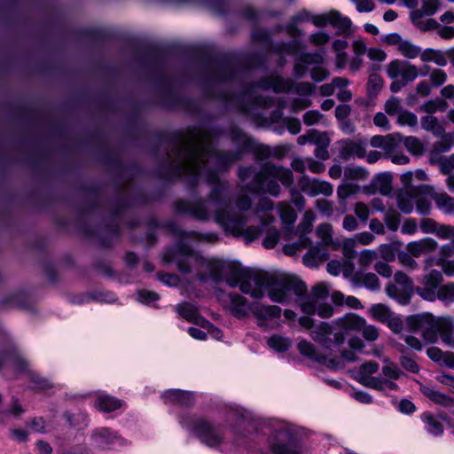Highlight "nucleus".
<instances>
[{
    "label": "nucleus",
    "mask_w": 454,
    "mask_h": 454,
    "mask_svg": "<svg viewBox=\"0 0 454 454\" xmlns=\"http://www.w3.org/2000/svg\"><path fill=\"white\" fill-rule=\"evenodd\" d=\"M448 108V103L442 98H435L428 100L420 106V110L433 115V114L440 112L443 113Z\"/></svg>",
    "instance_id": "42"
},
{
    "label": "nucleus",
    "mask_w": 454,
    "mask_h": 454,
    "mask_svg": "<svg viewBox=\"0 0 454 454\" xmlns=\"http://www.w3.org/2000/svg\"><path fill=\"white\" fill-rule=\"evenodd\" d=\"M257 89L272 90L276 93L294 91L300 97L292 99L290 109L292 113H297L312 105L309 97L316 92L317 87L309 82H294L291 79L276 74L263 77L244 92L243 98L254 106L269 107L273 105V98L258 95Z\"/></svg>",
    "instance_id": "4"
},
{
    "label": "nucleus",
    "mask_w": 454,
    "mask_h": 454,
    "mask_svg": "<svg viewBox=\"0 0 454 454\" xmlns=\"http://www.w3.org/2000/svg\"><path fill=\"white\" fill-rule=\"evenodd\" d=\"M447 51L441 50L427 48L421 51L420 60L424 63L433 62L438 67H445L448 63Z\"/></svg>",
    "instance_id": "30"
},
{
    "label": "nucleus",
    "mask_w": 454,
    "mask_h": 454,
    "mask_svg": "<svg viewBox=\"0 0 454 454\" xmlns=\"http://www.w3.org/2000/svg\"><path fill=\"white\" fill-rule=\"evenodd\" d=\"M268 345L278 352H285L290 348L291 341L284 336L273 335L268 339Z\"/></svg>",
    "instance_id": "51"
},
{
    "label": "nucleus",
    "mask_w": 454,
    "mask_h": 454,
    "mask_svg": "<svg viewBox=\"0 0 454 454\" xmlns=\"http://www.w3.org/2000/svg\"><path fill=\"white\" fill-rule=\"evenodd\" d=\"M312 243L311 239L307 236H299V239L296 242L292 244H286L283 247V252L286 255H294L298 251L304 249L310 246Z\"/></svg>",
    "instance_id": "45"
},
{
    "label": "nucleus",
    "mask_w": 454,
    "mask_h": 454,
    "mask_svg": "<svg viewBox=\"0 0 454 454\" xmlns=\"http://www.w3.org/2000/svg\"><path fill=\"white\" fill-rule=\"evenodd\" d=\"M397 258L399 262L409 270H414L418 268V262L409 252L399 253Z\"/></svg>",
    "instance_id": "61"
},
{
    "label": "nucleus",
    "mask_w": 454,
    "mask_h": 454,
    "mask_svg": "<svg viewBox=\"0 0 454 454\" xmlns=\"http://www.w3.org/2000/svg\"><path fill=\"white\" fill-rule=\"evenodd\" d=\"M423 185L416 188V200L417 210L420 215H428L431 209L430 201L424 197V195L429 196L428 193L425 192L422 189Z\"/></svg>",
    "instance_id": "46"
},
{
    "label": "nucleus",
    "mask_w": 454,
    "mask_h": 454,
    "mask_svg": "<svg viewBox=\"0 0 454 454\" xmlns=\"http://www.w3.org/2000/svg\"><path fill=\"white\" fill-rule=\"evenodd\" d=\"M400 133L388 134L387 136L376 135L371 138L370 145L384 151L385 156L392 154L396 149L397 143L403 140Z\"/></svg>",
    "instance_id": "20"
},
{
    "label": "nucleus",
    "mask_w": 454,
    "mask_h": 454,
    "mask_svg": "<svg viewBox=\"0 0 454 454\" xmlns=\"http://www.w3.org/2000/svg\"><path fill=\"white\" fill-rule=\"evenodd\" d=\"M413 281L404 272L398 270L394 274L393 281L387 285V296L402 305L411 301L413 294Z\"/></svg>",
    "instance_id": "12"
},
{
    "label": "nucleus",
    "mask_w": 454,
    "mask_h": 454,
    "mask_svg": "<svg viewBox=\"0 0 454 454\" xmlns=\"http://www.w3.org/2000/svg\"><path fill=\"white\" fill-rule=\"evenodd\" d=\"M427 354L428 357L440 364L450 369H454V353L450 351H442L439 348L431 347L427 348Z\"/></svg>",
    "instance_id": "25"
},
{
    "label": "nucleus",
    "mask_w": 454,
    "mask_h": 454,
    "mask_svg": "<svg viewBox=\"0 0 454 454\" xmlns=\"http://www.w3.org/2000/svg\"><path fill=\"white\" fill-rule=\"evenodd\" d=\"M421 420L425 425V430L434 436H440L443 434V425L438 418L430 412H424Z\"/></svg>",
    "instance_id": "33"
},
{
    "label": "nucleus",
    "mask_w": 454,
    "mask_h": 454,
    "mask_svg": "<svg viewBox=\"0 0 454 454\" xmlns=\"http://www.w3.org/2000/svg\"><path fill=\"white\" fill-rule=\"evenodd\" d=\"M422 189L434 200L437 207L441 211L446 214L454 213V198L449 196L446 192H435L434 189L428 185H423Z\"/></svg>",
    "instance_id": "21"
},
{
    "label": "nucleus",
    "mask_w": 454,
    "mask_h": 454,
    "mask_svg": "<svg viewBox=\"0 0 454 454\" xmlns=\"http://www.w3.org/2000/svg\"><path fill=\"white\" fill-rule=\"evenodd\" d=\"M92 444L102 450H115L124 446L125 440L108 427L94 429L90 434Z\"/></svg>",
    "instance_id": "17"
},
{
    "label": "nucleus",
    "mask_w": 454,
    "mask_h": 454,
    "mask_svg": "<svg viewBox=\"0 0 454 454\" xmlns=\"http://www.w3.org/2000/svg\"><path fill=\"white\" fill-rule=\"evenodd\" d=\"M379 370V365L375 362L370 361L366 362L359 367L358 375H359V382L364 386L367 387L368 380L370 379H377L378 377L372 376L373 373L377 372Z\"/></svg>",
    "instance_id": "39"
},
{
    "label": "nucleus",
    "mask_w": 454,
    "mask_h": 454,
    "mask_svg": "<svg viewBox=\"0 0 454 454\" xmlns=\"http://www.w3.org/2000/svg\"><path fill=\"white\" fill-rule=\"evenodd\" d=\"M404 63L400 60L391 61L387 67V74L391 79H397L402 76Z\"/></svg>",
    "instance_id": "62"
},
{
    "label": "nucleus",
    "mask_w": 454,
    "mask_h": 454,
    "mask_svg": "<svg viewBox=\"0 0 454 454\" xmlns=\"http://www.w3.org/2000/svg\"><path fill=\"white\" fill-rule=\"evenodd\" d=\"M416 200V188H409L397 197L398 208L405 215L411 214L413 211Z\"/></svg>",
    "instance_id": "29"
},
{
    "label": "nucleus",
    "mask_w": 454,
    "mask_h": 454,
    "mask_svg": "<svg viewBox=\"0 0 454 454\" xmlns=\"http://www.w3.org/2000/svg\"><path fill=\"white\" fill-rule=\"evenodd\" d=\"M370 186L373 193L387 196L392 192V176L388 173H380L372 178Z\"/></svg>",
    "instance_id": "26"
},
{
    "label": "nucleus",
    "mask_w": 454,
    "mask_h": 454,
    "mask_svg": "<svg viewBox=\"0 0 454 454\" xmlns=\"http://www.w3.org/2000/svg\"><path fill=\"white\" fill-rule=\"evenodd\" d=\"M360 333H362L364 338L368 341L376 340L380 335L377 327L367 325L365 319H364V325L361 327Z\"/></svg>",
    "instance_id": "60"
},
{
    "label": "nucleus",
    "mask_w": 454,
    "mask_h": 454,
    "mask_svg": "<svg viewBox=\"0 0 454 454\" xmlns=\"http://www.w3.org/2000/svg\"><path fill=\"white\" fill-rule=\"evenodd\" d=\"M439 289L440 286H437L433 283H429L421 278L420 285L416 287L415 291L417 294L423 300L427 301H434L437 300Z\"/></svg>",
    "instance_id": "34"
},
{
    "label": "nucleus",
    "mask_w": 454,
    "mask_h": 454,
    "mask_svg": "<svg viewBox=\"0 0 454 454\" xmlns=\"http://www.w3.org/2000/svg\"><path fill=\"white\" fill-rule=\"evenodd\" d=\"M366 144L364 141H356L346 139L340 142V157L343 160H348L352 158H364Z\"/></svg>",
    "instance_id": "19"
},
{
    "label": "nucleus",
    "mask_w": 454,
    "mask_h": 454,
    "mask_svg": "<svg viewBox=\"0 0 454 454\" xmlns=\"http://www.w3.org/2000/svg\"><path fill=\"white\" fill-rule=\"evenodd\" d=\"M433 165H438L440 168V171L444 175H449L452 169H454V153L450 155L449 157H442L439 159Z\"/></svg>",
    "instance_id": "58"
},
{
    "label": "nucleus",
    "mask_w": 454,
    "mask_h": 454,
    "mask_svg": "<svg viewBox=\"0 0 454 454\" xmlns=\"http://www.w3.org/2000/svg\"><path fill=\"white\" fill-rule=\"evenodd\" d=\"M419 389L425 396L436 404L446 408H450L454 405V399L451 396L436 390L430 385H421Z\"/></svg>",
    "instance_id": "23"
},
{
    "label": "nucleus",
    "mask_w": 454,
    "mask_h": 454,
    "mask_svg": "<svg viewBox=\"0 0 454 454\" xmlns=\"http://www.w3.org/2000/svg\"><path fill=\"white\" fill-rule=\"evenodd\" d=\"M441 137L442 139L434 142L429 150L428 158L431 164L442 159L443 157L442 154L449 152L451 148L450 135L444 133Z\"/></svg>",
    "instance_id": "28"
},
{
    "label": "nucleus",
    "mask_w": 454,
    "mask_h": 454,
    "mask_svg": "<svg viewBox=\"0 0 454 454\" xmlns=\"http://www.w3.org/2000/svg\"><path fill=\"white\" fill-rule=\"evenodd\" d=\"M319 139L318 144H315L317 145L314 154L315 156L322 160H327L329 158V152H328V146H329V139L327 138L326 135L324 133H320V137H317Z\"/></svg>",
    "instance_id": "53"
},
{
    "label": "nucleus",
    "mask_w": 454,
    "mask_h": 454,
    "mask_svg": "<svg viewBox=\"0 0 454 454\" xmlns=\"http://www.w3.org/2000/svg\"><path fill=\"white\" fill-rule=\"evenodd\" d=\"M179 423L183 428L210 448L220 446L225 440L223 426L216 425L204 417L184 413L179 417Z\"/></svg>",
    "instance_id": "8"
},
{
    "label": "nucleus",
    "mask_w": 454,
    "mask_h": 454,
    "mask_svg": "<svg viewBox=\"0 0 454 454\" xmlns=\"http://www.w3.org/2000/svg\"><path fill=\"white\" fill-rule=\"evenodd\" d=\"M333 233V226L330 223H321L317 227L316 235L320 239V242L317 246L310 247L304 254L302 258L304 264L309 267L317 266L319 262L327 259L328 247L336 249L340 246L339 242L334 241Z\"/></svg>",
    "instance_id": "11"
},
{
    "label": "nucleus",
    "mask_w": 454,
    "mask_h": 454,
    "mask_svg": "<svg viewBox=\"0 0 454 454\" xmlns=\"http://www.w3.org/2000/svg\"><path fill=\"white\" fill-rule=\"evenodd\" d=\"M419 75H420V73L419 72L417 67L412 64L406 63L403 67L401 77L403 81L407 83L413 82Z\"/></svg>",
    "instance_id": "57"
},
{
    "label": "nucleus",
    "mask_w": 454,
    "mask_h": 454,
    "mask_svg": "<svg viewBox=\"0 0 454 454\" xmlns=\"http://www.w3.org/2000/svg\"><path fill=\"white\" fill-rule=\"evenodd\" d=\"M385 364L382 366V373L386 377L385 379H390L392 380H396L403 375V371L398 367V365L393 363L389 357L385 356L382 359Z\"/></svg>",
    "instance_id": "41"
},
{
    "label": "nucleus",
    "mask_w": 454,
    "mask_h": 454,
    "mask_svg": "<svg viewBox=\"0 0 454 454\" xmlns=\"http://www.w3.org/2000/svg\"><path fill=\"white\" fill-rule=\"evenodd\" d=\"M361 283L368 289L376 291L380 289L379 278L373 273H367L361 276Z\"/></svg>",
    "instance_id": "59"
},
{
    "label": "nucleus",
    "mask_w": 454,
    "mask_h": 454,
    "mask_svg": "<svg viewBox=\"0 0 454 454\" xmlns=\"http://www.w3.org/2000/svg\"><path fill=\"white\" fill-rule=\"evenodd\" d=\"M442 341L447 346L454 348V325L452 320L449 317L446 325V330L442 335Z\"/></svg>",
    "instance_id": "64"
},
{
    "label": "nucleus",
    "mask_w": 454,
    "mask_h": 454,
    "mask_svg": "<svg viewBox=\"0 0 454 454\" xmlns=\"http://www.w3.org/2000/svg\"><path fill=\"white\" fill-rule=\"evenodd\" d=\"M437 300L444 304L454 302V282H449L440 286Z\"/></svg>",
    "instance_id": "52"
},
{
    "label": "nucleus",
    "mask_w": 454,
    "mask_h": 454,
    "mask_svg": "<svg viewBox=\"0 0 454 454\" xmlns=\"http://www.w3.org/2000/svg\"><path fill=\"white\" fill-rule=\"evenodd\" d=\"M218 300L231 316L237 319H245L251 316L253 302L238 293L220 292Z\"/></svg>",
    "instance_id": "13"
},
{
    "label": "nucleus",
    "mask_w": 454,
    "mask_h": 454,
    "mask_svg": "<svg viewBox=\"0 0 454 454\" xmlns=\"http://www.w3.org/2000/svg\"><path fill=\"white\" fill-rule=\"evenodd\" d=\"M364 318L349 313L337 318L331 324L322 322L311 333L312 339L318 342L330 354L340 351L348 335L360 333Z\"/></svg>",
    "instance_id": "5"
},
{
    "label": "nucleus",
    "mask_w": 454,
    "mask_h": 454,
    "mask_svg": "<svg viewBox=\"0 0 454 454\" xmlns=\"http://www.w3.org/2000/svg\"><path fill=\"white\" fill-rule=\"evenodd\" d=\"M398 51L403 57L413 59L418 57L420 58L422 50L419 46L414 44L411 41L404 40L403 43H401L400 46L398 47Z\"/></svg>",
    "instance_id": "47"
},
{
    "label": "nucleus",
    "mask_w": 454,
    "mask_h": 454,
    "mask_svg": "<svg viewBox=\"0 0 454 454\" xmlns=\"http://www.w3.org/2000/svg\"><path fill=\"white\" fill-rule=\"evenodd\" d=\"M325 59L323 52H300L295 56L294 65V76L303 78L307 75L309 66H315L309 70V75L313 82H321L330 76L329 70L323 65Z\"/></svg>",
    "instance_id": "9"
},
{
    "label": "nucleus",
    "mask_w": 454,
    "mask_h": 454,
    "mask_svg": "<svg viewBox=\"0 0 454 454\" xmlns=\"http://www.w3.org/2000/svg\"><path fill=\"white\" fill-rule=\"evenodd\" d=\"M314 26L324 27L326 26L333 27L337 29L336 35H345L349 32L351 20L349 18L343 16L340 12L332 10L328 12L314 15L311 18Z\"/></svg>",
    "instance_id": "15"
},
{
    "label": "nucleus",
    "mask_w": 454,
    "mask_h": 454,
    "mask_svg": "<svg viewBox=\"0 0 454 454\" xmlns=\"http://www.w3.org/2000/svg\"><path fill=\"white\" fill-rule=\"evenodd\" d=\"M403 145L406 149L414 155H419L423 152V145L420 140L415 137H407L403 139Z\"/></svg>",
    "instance_id": "54"
},
{
    "label": "nucleus",
    "mask_w": 454,
    "mask_h": 454,
    "mask_svg": "<svg viewBox=\"0 0 454 454\" xmlns=\"http://www.w3.org/2000/svg\"><path fill=\"white\" fill-rule=\"evenodd\" d=\"M177 311L187 321L197 323L199 318L198 309L193 304L187 302L179 304Z\"/></svg>",
    "instance_id": "50"
},
{
    "label": "nucleus",
    "mask_w": 454,
    "mask_h": 454,
    "mask_svg": "<svg viewBox=\"0 0 454 454\" xmlns=\"http://www.w3.org/2000/svg\"><path fill=\"white\" fill-rule=\"evenodd\" d=\"M420 124L425 130L433 133L435 137H443L445 133L443 126L434 115L427 114L423 116L420 119Z\"/></svg>",
    "instance_id": "36"
},
{
    "label": "nucleus",
    "mask_w": 454,
    "mask_h": 454,
    "mask_svg": "<svg viewBox=\"0 0 454 454\" xmlns=\"http://www.w3.org/2000/svg\"><path fill=\"white\" fill-rule=\"evenodd\" d=\"M447 321L448 317H434L431 314H418L409 317L407 324L411 331L421 334L426 343H434L438 340V336L442 340Z\"/></svg>",
    "instance_id": "10"
},
{
    "label": "nucleus",
    "mask_w": 454,
    "mask_h": 454,
    "mask_svg": "<svg viewBox=\"0 0 454 454\" xmlns=\"http://www.w3.org/2000/svg\"><path fill=\"white\" fill-rule=\"evenodd\" d=\"M434 234L443 240L454 239V226L440 223Z\"/></svg>",
    "instance_id": "63"
},
{
    "label": "nucleus",
    "mask_w": 454,
    "mask_h": 454,
    "mask_svg": "<svg viewBox=\"0 0 454 454\" xmlns=\"http://www.w3.org/2000/svg\"><path fill=\"white\" fill-rule=\"evenodd\" d=\"M262 433L268 434L267 451L261 454H307L298 442V428L286 421L268 419L263 422Z\"/></svg>",
    "instance_id": "6"
},
{
    "label": "nucleus",
    "mask_w": 454,
    "mask_h": 454,
    "mask_svg": "<svg viewBox=\"0 0 454 454\" xmlns=\"http://www.w3.org/2000/svg\"><path fill=\"white\" fill-rule=\"evenodd\" d=\"M428 74L430 82L434 87L442 85L447 80V74L443 70L439 68L431 70L429 67L425 66L420 72V76H426Z\"/></svg>",
    "instance_id": "40"
},
{
    "label": "nucleus",
    "mask_w": 454,
    "mask_h": 454,
    "mask_svg": "<svg viewBox=\"0 0 454 454\" xmlns=\"http://www.w3.org/2000/svg\"><path fill=\"white\" fill-rule=\"evenodd\" d=\"M230 287L239 286L240 291L254 299H262L267 293L273 302L288 301L302 290L301 283L295 280H278L266 273H259L233 263H226L223 270Z\"/></svg>",
    "instance_id": "2"
},
{
    "label": "nucleus",
    "mask_w": 454,
    "mask_h": 454,
    "mask_svg": "<svg viewBox=\"0 0 454 454\" xmlns=\"http://www.w3.org/2000/svg\"><path fill=\"white\" fill-rule=\"evenodd\" d=\"M278 213L284 228L288 230L293 227L297 218L294 209L288 203L281 202L278 205Z\"/></svg>",
    "instance_id": "37"
},
{
    "label": "nucleus",
    "mask_w": 454,
    "mask_h": 454,
    "mask_svg": "<svg viewBox=\"0 0 454 454\" xmlns=\"http://www.w3.org/2000/svg\"><path fill=\"white\" fill-rule=\"evenodd\" d=\"M278 280H295L302 285V290L300 294H295L293 297L285 303L292 301L296 302L301 311L307 315L317 314L322 318H329L333 315V308L328 303H324L321 301L329 295V287L325 283H318L315 285L309 295H307V288L304 282L297 278H281Z\"/></svg>",
    "instance_id": "7"
},
{
    "label": "nucleus",
    "mask_w": 454,
    "mask_h": 454,
    "mask_svg": "<svg viewBox=\"0 0 454 454\" xmlns=\"http://www.w3.org/2000/svg\"><path fill=\"white\" fill-rule=\"evenodd\" d=\"M401 215L392 208L387 209L384 214V223L391 231H396L400 227Z\"/></svg>",
    "instance_id": "49"
},
{
    "label": "nucleus",
    "mask_w": 454,
    "mask_h": 454,
    "mask_svg": "<svg viewBox=\"0 0 454 454\" xmlns=\"http://www.w3.org/2000/svg\"><path fill=\"white\" fill-rule=\"evenodd\" d=\"M383 85V79L377 74H372L367 82V90L370 95H377Z\"/></svg>",
    "instance_id": "55"
},
{
    "label": "nucleus",
    "mask_w": 454,
    "mask_h": 454,
    "mask_svg": "<svg viewBox=\"0 0 454 454\" xmlns=\"http://www.w3.org/2000/svg\"><path fill=\"white\" fill-rule=\"evenodd\" d=\"M315 220L316 215L311 209L305 211L301 222L297 227V234L306 236V234L311 232Z\"/></svg>",
    "instance_id": "43"
},
{
    "label": "nucleus",
    "mask_w": 454,
    "mask_h": 454,
    "mask_svg": "<svg viewBox=\"0 0 454 454\" xmlns=\"http://www.w3.org/2000/svg\"><path fill=\"white\" fill-rule=\"evenodd\" d=\"M432 265V259H427L425 261V268L424 274L421 276V278L425 279L429 283H433L437 286H441L443 281V272L442 270H439L436 269H430Z\"/></svg>",
    "instance_id": "38"
},
{
    "label": "nucleus",
    "mask_w": 454,
    "mask_h": 454,
    "mask_svg": "<svg viewBox=\"0 0 454 454\" xmlns=\"http://www.w3.org/2000/svg\"><path fill=\"white\" fill-rule=\"evenodd\" d=\"M250 418V413L247 411L239 409L238 407L231 408L229 411L227 419L231 421L235 420L239 423V427L233 429V433L235 435V442L239 447H251L249 441L254 440V437L248 436L239 431L241 427L243 428L246 427L255 428L254 425H249Z\"/></svg>",
    "instance_id": "16"
},
{
    "label": "nucleus",
    "mask_w": 454,
    "mask_h": 454,
    "mask_svg": "<svg viewBox=\"0 0 454 454\" xmlns=\"http://www.w3.org/2000/svg\"><path fill=\"white\" fill-rule=\"evenodd\" d=\"M177 236L179 242L173 247L168 249L166 257L169 262L176 263L180 272L187 274L192 271L190 262L196 263L199 267H209L207 279H212L215 283H220L223 278V270L226 262L217 259H208L202 256L199 252L192 249V247L184 243L186 239L197 241H214L216 235L213 232L200 233L198 231H183L178 230Z\"/></svg>",
    "instance_id": "3"
},
{
    "label": "nucleus",
    "mask_w": 454,
    "mask_h": 454,
    "mask_svg": "<svg viewBox=\"0 0 454 454\" xmlns=\"http://www.w3.org/2000/svg\"><path fill=\"white\" fill-rule=\"evenodd\" d=\"M367 382V387L373 388L380 391L386 390H396L398 388L397 384H395L390 379H385L382 377H379L377 379H370Z\"/></svg>",
    "instance_id": "44"
},
{
    "label": "nucleus",
    "mask_w": 454,
    "mask_h": 454,
    "mask_svg": "<svg viewBox=\"0 0 454 454\" xmlns=\"http://www.w3.org/2000/svg\"><path fill=\"white\" fill-rule=\"evenodd\" d=\"M300 186L302 192L310 197H316L317 195L327 197L331 196L333 192V187L329 182L310 178L308 176H303L301 178Z\"/></svg>",
    "instance_id": "18"
},
{
    "label": "nucleus",
    "mask_w": 454,
    "mask_h": 454,
    "mask_svg": "<svg viewBox=\"0 0 454 454\" xmlns=\"http://www.w3.org/2000/svg\"><path fill=\"white\" fill-rule=\"evenodd\" d=\"M441 7L439 0H422L420 9L415 10L411 14L412 23H419L424 16L434 15Z\"/></svg>",
    "instance_id": "27"
},
{
    "label": "nucleus",
    "mask_w": 454,
    "mask_h": 454,
    "mask_svg": "<svg viewBox=\"0 0 454 454\" xmlns=\"http://www.w3.org/2000/svg\"><path fill=\"white\" fill-rule=\"evenodd\" d=\"M282 309L279 306L270 305L262 301H254L251 315L255 318L260 328L268 330L274 329L279 325L278 320Z\"/></svg>",
    "instance_id": "14"
},
{
    "label": "nucleus",
    "mask_w": 454,
    "mask_h": 454,
    "mask_svg": "<svg viewBox=\"0 0 454 454\" xmlns=\"http://www.w3.org/2000/svg\"><path fill=\"white\" fill-rule=\"evenodd\" d=\"M397 122L402 126L415 127L418 124V118L410 111H401L397 117Z\"/></svg>",
    "instance_id": "56"
},
{
    "label": "nucleus",
    "mask_w": 454,
    "mask_h": 454,
    "mask_svg": "<svg viewBox=\"0 0 454 454\" xmlns=\"http://www.w3.org/2000/svg\"><path fill=\"white\" fill-rule=\"evenodd\" d=\"M165 403H177L182 406H190L193 403V395L191 392L180 389H169L161 394Z\"/></svg>",
    "instance_id": "22"
},
{
    "label": "nucleus",
    "mask_w": 454,
    "mask_h": 454,
    "mask_svg": "<svg viewBox=\"0 0 454 454\" xmlns=\"http://www.w3.org/2000/svg\"><path fill=\"white\" fill-rule=\"evenodd\" d=\"M94 406L102 412H111L121 406V401L106 394H99L94 401Z\"/></svg>",
    "instance_id": "31"
},
{
    "label": "nucleus",
    "mask_w": 454,
    "mask_h": 454,
    "mask_svg": "<svg viewBox=\"0 0 454 454\" xmlns=\"http://www.w3.org/2000/svg\"><path fill=\"white\" fill-rule=\"evenodd\" d=\"M370 313L376 320L385 323L393 314L390 309L382 303L374 304L370 309Z\"/></svg>",
    "instance_id": "48"
},
{
    "label": "nucleus",
    "mask_w": 454,
    "mask_h": 454,
    "mask_svg": "<svg viewBox=\"0 0 454 454\" xmlns=\"http://www.w3.org/2000/svg\"><path fill=\"white\" fill-rule=\"evenodd\" d=\"M438 243L432 238H424L419 241L410 242L407 245V251L414 257H419L425 253L434 251Z\"/></svg>",
    "instance_id": "24"
},
{
    "label": "nucleus",
    "mask_w": 454,
    "mask_h": 454,
    "mask_svg": "<svg viewBox=\"0 0 454 454\" xmlns=\"http://www.w3.org/2000/svg\"><path fill=\"white\" fill-rule=\"evenodd\" d=\"M298 350L303 356L319 363L324 362L326 356V355L317 351L315 346L306 340H301L298 343Z\"/></svg>",
    "instance_id": "35"
},
{
    "label": "nucleus",
    "mask_w": 454,
    "mask_h": 454,
    "mask_svg": "<svg viewBox=\"0 0 454 454\" xmlns=\"http://www.w3.org/2000/svg\"><path fill=\"white\" fill-rule=\"evenodd\" d=\"M252 149L250 137L237 127H231L226 132L218 128L194 129L188 137L176 143L169 157L170 168L176 176H185L193 185L204 179L213 187L206 200L176 202V211L190 214L199 220H208L213 216L226 232L242 236L252 241L262 233L266 236L264 247L273 248L279 240V231L271 223L274 203L268 199L259 201L254 215L260 226H247L252 200L247 192L253 194L268 193L278 197L281 184L292 186V171L281 165L264 163L258 171L254 167H240L238 176L240 182L239 192L234 205L227 203L229 185L219 180V174L227 170L231 164L242 159Z\"/></svg>",
    "instance_id": "1"
},
{
    "label": "nucleus",
    "mask_w": 454,
    "mask_h": 454,
    "mask_svg": "<svg viewBox=\"0 0 454 454\" xmlns=\"http://www.w3.org/2000/svg\"><path fill=\"white\" fill-rule=\"evenodd\" d=\"M374 235L369 231H363L356 234L353 239H346L343 241V249L347 256H351L349 253H352L353 247L356 244L369 245L374 240Z\"/></svg>",
    "instance_id": "32"
}]
</instances>
